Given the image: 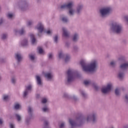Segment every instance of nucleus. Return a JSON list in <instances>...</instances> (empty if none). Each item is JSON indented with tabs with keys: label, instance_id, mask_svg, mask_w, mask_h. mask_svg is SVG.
I'll return each instance as SVG.
<instances>
[{
	"label": "nucleus",
	"instance_id": "obj_1",
	"mask_svg": "<svg viewBox=\"0 0 128 128\" xmlns=\"http://www.w3.org/2000/svg\"><path fill=\"white\" fill-rule=\"evenodd\" d=\"M97 120L98 114L96 112H93L88 115L86 118L84 116H80L77 117L75 120L69 119V124L71 126L70 128H76V126H82L86 122H92V124H96Z\"/></svg>",
	"mask_w": 128,
	"mask_h": 128
},
{
	"label": "nucleus",
	"instance_id": "obj_2",
	"mask_svg": "<svg viewBox=\"0 0 128 128\" xmlns=\"http://www.w3.org/2000/svg\"><path fill=\"white\" fill-rule=\"evenodd\" d=\"M80 64H81L83 72H86V74L96 72L98 68V62L96 60H93L89 64H88L84 60H81Z\"/></svg>",
	"mask_w": 128,
	"mask_h": 128
},
{
	"label": "nucleus",
	"instance_id": "obj_3",
	"mask_svg": "<svg viewBox=\"0 0 128 128\" xmlns=\"http://www.w3.org/2000/svg\"><path fill=\"white\" fill-rule=\"evenodd\" d=\"M110 30L111 32H113V34H120L122 33L124 28H122V25L118 22H113L111 24Z\"/></svg>",
	"mask_w": 128,
	"mask_h": 128
},
{
	"label": "nucleus",
	"instance_id": "obj_4",
	"mask_svg": "<svg viewBox=\"0 0 128 128\" xmlns=\"http://www.w3.org/2000/svg\"><path fill=\"white\" fill-rule=\"evenodd\" d=\"M67 75L68 84H70V82H74L76 78H80V74L78 72L70 69L67 71Z\"/></svg>",
	"mask_w": 128,
	"mask_h": 128
},
{
	"label": "nucleus",
	"instance_id": "obj_5",
	"mask_svg": "<svg viewBox=\"0 0 128 128\" xmlns=\"http://www.w3.org/2000/svg\"><path fill=\"white\" fill-rule=\"evenodd\" d=\"M74 6V2L71 1L67 4H64L60 6L61 10H68V14L70 16H74V10L72 8Z\"/></svg>",
	"mask_w": 128,
	"mask_h": 128
},
{
	"label": "nucleus",
	"instance_id": "obj_6",
	"mask_svg": "<svg viewBox=\"0 0 128 128\" xmlns=\"http://www.w3.org/2000/svg\"><path fill=\"white\" fill-rule=\"evenodd\" d=\"M111 12L112 8L110 7L102 8L100 10V16L102 18H108Z\"/></svg>",
	"mask_w": 128,
	"mask_h": 128
},
{
	"label": "nucleus",
	"instance_id": "obj_7",
	"mask_svg": "<svg viewBox=\"0 0 128 128\" xmlns=\"http://www.w3.org/2000/svg\"><path fill=\"white\" fill-rule=\"evenodd\" d=\"M17 6L20 10L26 12L28 10V3L26 0H19L17 3Z\"/></svg>",
	"mask_w": 128,
	"mask_h": 128
},
{
	"label": "nucleus",
	"instance_id": "obj_8",
	"mask_svg": "<svg viewBox=\"0 0 128 128\" xmlns=\"http://www.w3.org/2000/svg\"><path fill=\"white\" fill-rule=\"evenodd\" d=\"M112 84L109 83L107 84L105 88H102L101 89V92H102V94H104L110 92V90H112Z\"/></svg>",
	"mask_w": 128,
	"mask_h": 128
},
{
	"label": "nucleus",
	"instance_id": "obj_9",
	"mask_svg": "<svg viewBox=\"0 0 128 128\" xmlns=\"http://www.w3.org/2000/svg\"><path fill=\"white\" fill-rule=\"evenodd\" d=\"M36 28L38 30V36H42V32H44V25L42 24V22H39L37 24Z\"/></svg>",
	"mask_w": 128,
	"mask_h": 128
},
{
	"label": "nucleus",
	"instance_id": "obj_10",
	"mask_svg": "<svg viewBox=\"0 0 128 128\" xmlns=\"http://www.w3.org/2000/svg\"><path fill=\"white\" fill-rule=\"evenodd\" d=\"M82 10H84V5L82 4H78L76 7V10L75 11V12L77 16H80Z\"/></svg>",
	"mask_w": 128,
	"mask_h": 128
},
{
	"label": "nucleus",
	"instance_id": "obj_11",
	"mask_svg": "<svg viewBox=\"0 0 128 128\" xmlns=\"http://www.w3.org/2000/svg\"><path fill=\"white\" fill-rule=\"evenodd\" d=\"M14 58L16 60L18 64L21 62L22 60H23L22 56L20 52H16L14 54Z\"/></svg>",
	"mask_w": 128,
	"mask_h": 128
},
{
	"label": "nucleus",
	"instance_id": "obj_12",
	"mask_svg": "<svg viewBox=\"0 0 128 128\" xmlns=\"http://www.w3.org/2000/svg\"><path fill=\"white\" fill-rule=\"evenodd\" d=\"M119 68L121 70H126L128 68V62H126L121 64Z\"/></svg>",
	"mask_w": 128,
	"mask_h": 128
},
{
	"label": "nucleus",
	"instance_id": "obj_13",
	"mask_svg": "<svg viewBox=\"0 0 128 128\" xmlns=\"http://www.w3.org/2000/svg\"><path fill=\"white\" fill-rule=\"evenodd\" d=\"M118 78L120 80H122L124 78V71L120 70L118 72Z\"/></svg>",
	"mask_w": 128,
	"mask_h": 128
},
{
	"label": "nucleus",
	"instance_id": "obj_14",
	"mask_svg": "<svg viewBox=\"0 0 128 128\" xmlns=\"http://www.w3.org/2000/svg\"><path fill=\"white\" fill-rule=\"evenodd\" d=\"M80 38V36L78 33H74L72 36V40L74 42H78Z\"/></svg>",
	"mask_w": 128,
	"mask_h": 128
},
{
	"label": "nucleus",
	"instance_id": "obj_15",
	"mask_svg": "<svg viewBox=\"0 0 128 128\" xmlns=\"http://www.w3.org/2000/svg\"><path fill=\"white\" fill-rule=\"evenodd\" d=\"M14 32L15 34H19L20 36H22L23 34H24L26 33V30L24 28H22V29L20 30H18L15 29L14 30Z\"/></svg>",
	"mask_w": 128,
	"mask_h": 128
},
{
	"label": "nucleus",
	"instance_id": "obj_16",
	"mask_svg": "<svg viewBox=\"0 0 128 128\" xmlns=\"http://www.w3.org/2000/svg\"><path fill=\"white\" fill-rule=\"evenodd\" d=\"M44 76L47 80H52L54 78V74L52 72H46L44 74Z\"/></svg>",
	"mask_w": 128,
	"mask_h": 128
},
{
	"label": "nucleus",
	"instance_id": "obj_17",
	"mask_svg": "<svg viewBox=\"0 0 128 128\" xmlns=\"http://www.w3.org/2000/svg\"><path fill=\"white\" fill-rule=\"evenodd\" d=\"M62 30L63 32V36H65V38H69L70 32L66 28L63 27L62 28Z\"/></svg>",
	"mask_w": 128,
	"mask_h": 128
},
{
	"label": "nucleus",
	"instance_id": "obj_18",
	"mask_svg": "<svg viewBox=\"0 0 128 128\" xmlns=\"http://www.w3.org/2000/svg\"><path fill=\"white\" fill-rule=\"evenodd\" d=\"M28 112L29 116L32 118V115L34 114V109L32 106H28Z\"/></svg>",
	"mask_w": 128,
	"mask_h": 128
},
{
	"label": "nucleus",
	"instance_id": "obj_19",
	"mask_svg": "<svg viewBox=\"0 0 128 128\" xmlns=\"http://www.w3.org/2000/svg\"><path fill=\"white\" fill-rule=\"evenodd\" d=\"M36 78L37 84L40 86H42V79L40 78V77L39 76H36Z\"/></svg>",
	"mask_w": 128,
	"mask_h": 128
},
{
	"label": "nucleus",
	"instance_id": "obj_20",
	"mask_svg": "<svg viewBox=\"0 0 128 128\" xmlns=\"http://www.w3.org/2000/svg\"><path fill=\"white\" fill-rule=\"evenodd\" d=\"M62 21L64 24H66L68 22V18L66 16H64V15H62L61 16Z\"/></svg>",
	"mask_w": 128,
	"mask_h": 128
},
{
	"label": "nucleus",
	"instance_id": "obj_21",
	"mask_svg": "<svg viewBox=\"0 0 128 128\" xmlns=\"http://www.w3.org/2000/svg\"><path fill=\"white\" fill-rule=\"evenodd\" d=\"M30 40L32 42V44H36V38L34 37V35L32 34V33H30Z\"/></svg>",
	"mask_w": 128,
	"mask_h": 128
},
{
	"label": "nucleus",
	"instance_id": "obj_22",
	"mask_svg": "<svg viewBox=\"0 0 128 128\" xmlns=\"http://www.w3.org/2000/svg\"><path fill=\"white\" fill-rule=\"evenodd\" d=\"M32 118L30 116H27L25 119V124L26 126H29L30 124V120H32Z\"/></svg>",
	"mask_w": 128,
	"mask_h": 128
},
{
	"label": "nucleus",
	"instance_id": "obj_23",
	"mask_svg": "<svg viewBox=\"0 0 128 128\" xmlns=\"http://www.w3.org/2000/svg\"><path fill=\"white\" fill-rule=\"evenodd\" d=\"M118 60L120 62H122V64L126 62V57L124 56H120L118 58Z\"/></svg>",
	"mask_w": 128,
	"mask_h": 128
},
{
	"label": "nucleus",
	"instance_id": "obj_24",
	"mask_svg": "<svg viewBox=\"0 0 128 128\" xmlns=\"http://www.w3.org/2000/svg\"><path fill=\"white\" fill-rule=\"evenodd\" d=\"M15 116H16V120L18 122H22V116H20V114H15Z\"/></svg>",
	"mask_w": 128,
	"mask_h": 128
},
{
	"label": "nucleus",
	"instance_id": "obj_25",
	"mask_svg": "<svg viewBox=\"0 0 128 128\" xmlns=\"http://www.w3.org/2000/svg\"><path fill=\"white\" fill-rule=\"evenodd\" d=\"M64 62H70V56L69 54H66L64 56Z\"/></svg>",
	"mask_w": 128,
	"mask_h": 128
},
{
	"label": "nucleus",
	"instance_id": "obj_26",
	"mask_svg": "<svg viewBox=\"0 0 128 128\" xmlns=\"http://www.w3.org/2000/svg\"><path fill=\"white\" fill-rule=\"evenodd\" d=\"M114 93L116 96H120V88H116L115 89Z\"/></svg>",
	"mask_w": 128,
	"mask_h": 128
},
{
	"label": "nucleus",
	"instance_id": "obj_27",
	"mask_svg": "<svg viewBox=\"0 0 128 128\" xmlns=\"http://www.w3.org/2000/svg\"><path fill=\"white\" fill-rule=\"evenodd\" d=\"M21 44L22 46H28V39H24L22 41Z\"/></svg>",
	"mask_w": 128,
	"mask_h": 128
},
{
	"label": "nucleus",
	"instance_id": "obj_28",
	"mask_svg": "<svg viewBox=\"0 0 128 128\" xmlns=\"http://www.w3.org/2000/svg\"><path fill=\"white\" fill-rule=\"evenodd\" d=\"M63 98H66V100H70L72 98V96H68V94L66 93H64L63 94Z\"/></svg>",
	"mask_w": 128,
	"mask_h": 128
},
{
	"label": "nucleus",
	"instance_id": "obj_29",
	"mask_svg": "<svg viewBox=\"0 0 128 128\" xmlns=\"http://www.w3.org/2000/svg\"><path fill=\"white\" fill-rule=\"evenodd\" d=\"M80 92L84 98H88V95L82 90H80Z\"/></svg>",
	"mask_w": 128,
	"mask_h": 128
},
{
	"label": "nucleus",
	"instance_id": "obj_30",
	"mask_svg": "<svg viewBox=\"0 0 128 128\" xmlns=\"http://www.w3.org/2000/svg\"><path fill=\"white\" fill-rule=\"evenodd\" d=\"M66 54H64L62 52H60L58 53V58H64V56Z\"/></svg>",
	"mask_w": 128,
	"mask_h": 128
},
{
	"label": "nucleus",
	"instance_id": "obj_31",
	"mask_svg": "<svg viewBox=\"0 0 128 128\" xmlns=\"http://www.w3.org/2000/svg\"><path fill=\"white\" fill-rule=\"evenodd\" d=\"M32 85H28V86H26V90L27 92H30L32 90Z\"/></svg>",
	"mask_w": 128,
	"mask_h": 128
},
{
	"label": "nucleus",
	"instance_id": "obj_32",
	"mask_svg": "<svg viewBox=\"0 0 128 128\" xmlns=\"http://www.w3.org/2000/svg\"><path fill=\"white\" fill-rule=\"evenodd\" d=\"M28 57L30 60H34L36 58V57H34V54H28Z\"/></svg>",
	"mask_w": 128,
	"mask_h": 128
},
{
	"label": "nucleus",
	"instance_id": "obj_33",
	"mask_svg": "<svg viewBox=\"0 0 128 128\" xmlns=\"http://www.w3.org/2000/svg\"><path fill=\"white\" fill-rule=\"evenodd\" d=\"M11 82H12V84H16V76H13L12 78Z\"/></svg>",
	"mask_w": 128,
	"mask_h": 128
},
{
	"label": "nucleus",
	"instance_id": "obj_34",
	"mask_svg": "<svg viewBox=\"0 0 128 128\" xmlns=\"http://www.w3.org/2000/svg\"><path fill=\"white\" fill-rule=\"evenodd\" d=\"M6 16L8 18H9L10 20L12 18H14V14H10V13H8L6 14Z\"/></svg>",
	"mask_w": 128,
	"mask_h": 128
},
{
	"label": "nucleus",
	"instance_id": "obj_35",
	"mask_svg": "<svg viewBox=\"0 0 128 128\" xmlns=\"http://www.w3.org/2000/svg\"><path fill=\"white\" fill-rule=\"evenodd\" d=\"M73 52H78V47L76 46H73Z\"/></svg>",
	"mask_w": 128,
	"mask_h": 128
},
{
	"label": "nucleus",
	"instance_id": "obj_36",
	"mask_svg": "<svg viewBox=\"0 0 128 128\" xmlns=\"http://www.w3.org/2000/svg\"><path fill=\"white\" fill-rule=\"evenodd\" d=\"M58 35H56L54 37V41L55 42V44H58Z\"/></svg>",
	"mask_w": 128,
	"mask_h": 128
},
{
	"label": "nucleus",
	"instance_id": "obj_37",
	"mask_svg": "<svg viewBox=\"0 0 128 128\" xmlns=\"http://www.w3.org/2000/svg\"><path fill=\"white\" fill-rule=\"evenodd\" d=\"M8 38V34H2L1 37L2 40H6Z\"/></svg>",
	"mask_w": 128,
	"mask_h": 128
},
{
	"label": "nucleus",
	"instance_id": "obj_38",
	"mask_svg": "<svg viewBox=\"0 0 128 128\" xmlns=\"http://www.w3.org/2000/svg\"><path fill=\"white\" fill-rule=\"evenodd\" d=\"M58 126L59 128H65L64 122H62L60 124V123H58Z\"/></svg>",
	"mask_w": 128,
	"mask_h": 128
},
{
	"label": "nucleus",
	"instance_id": "obj_39",
	"mask_svg": "<svg viewBox=\"0 0 128 128\" xmlns=\"http://www.w3.org/2000/svg\"><path fill=\"white\" fill-rule=\"evenodd\" d=\"M28 91L25 90L23 94V98H26V96H28Z\"/></svg>",
	"mask_w": 128,
	"mask_h": 128
},
{
	"label": "nucleus",
	"instance_id": "obj_40",
	"mask_svg": "<svg viewBox=\"0 0 128 128\" xmlns=\"http://www.w3.org/2000/svg\"><path fill=\"white\" fill-rule=\"evenodd\" d=\"M110 66H112V68H115L116 66V62L114 61H112L110 62Z\"/></svg>",
	"mask_w": 128,
	"mask_h": 128
},
{
	"label": "nucleus",
	"instance_id": "obj_41",
	"mask_svg": "<svg viewBox=\"0 0 128 128\" xmlns=\"http://www.w3.org/2000/svg\"><path fill=\"white\" fill-rule=\"evenodd\" d=\"M124 20L127 26H128V15L125 16H124Z\"/></svg>",
	"mask_w": 128,
	"mask_h": 128
},
{
	"label": "nucleus",
	"instance_id": "obj_42",
	"mask_svg": "<svg viewBox=\"0 0 128 128\" xmlns=\"http://www.w3.org/2000/svg\"><path fill=\"white\" fill-rule=\"evenodd\" d=\"M20 105L18 104H16L14 106V108L15 110H20Z\"/></svg>",
	"mask_w": 128,
	"mask_h": 128
},
{
	"label": "nucleus",
	"instance_id": "obj_43",
	"mask_svg": "<svg viewBox=\"0 0 128 128\" xmlns=\"http://www.w3.org/2000/svg\"><path fill=\"white\" fill-rule=\"evenodd\" d=\"M38 52L39 54H42V52H44V50H42V48L40 47H38Z\"/></svg>",
	"mask_w": 128,
	"mask_h": 128
},
{
	"label": "nucleus",
	"instance_id": "obj_44",
	"mask_svg": "<svg viewBox=\"0 0 128 128\" xmlns=\"http://www.w3.org/2000/svg\"><path fill=\"white\" fill-rule=\"evenodd\" d=\"M6 22V20L4 18H0V26H2L4 22Z\"/></svg>",
	"mask_w": 128,
	"mask_h": 128
},
{
	"label": "nucleus",
	"instance_id": "obj_45",
	"mask_svg": "<svg viewBox=\"0 0 128 128\" xmlns=\"http://www.w3.org/2000/svg\"><path fill=\"white\" fill-rule=\"evenodd\" d=\"M3 100H8V95H4L3 96Z\"/></svg>",
	"mask_w": 128,
	"mask_h": 128
},
{
	"label": "nucleus",
	"instance_id": "obj_46",
	"mask_svg": "<svg viewBox=\"0 0 128 128\" xmlns=\"http://www.w3.org/2000/svg\"><path fill=\"white\" fill-rule=\"evenodd\" d=\"M91 81L90 80H85L84 81V84L86 86H88V84H90Z\"/></svg>",
	"mask_w": 128,
	"mask_h": 128
},
{
	"label": "nucleus",
	"instance_id": "obj_47",
	"mask_svg": "<svg viewBox=\"0 0 128 128\" xmlns=\"http://www.w3.org/2000/svg\"><path fill=\"white\" fill-rule=\"evenodd\" d=\"M42 104H46L48 102V100L46 98H44L42 100Z\"/></svg>",
	"mask_w": 128,
	"mask_h": 128
},
{
	"label": "nucleus",
	"instance_id": "obj_48",
	"mask_svg": "<svg viewBox=\"0 0 128 128\" xmlns=\"http://www.w3.org/2000/svg\"><path fill=\"white\" fill-rule=\"evenodd\" d=\"M42 112H46L48 110V108L47 107L44 108H42Z\"/></svg>",
	"mask_w": 128,
	"mask_h": 128
},
{
	"label": "nucleus",
	"instance_id": "obj_49",
	"mask_svg": "<svg viewBox=\"0 0 128 128\" xmlns=\"http://www.w3.org/2000/svg\"><path fill=\"white\" fill-rule=\"evenodd\" d=\"M6 62V59H4L3 58H0V62L1 64H4V63Z\"/></svg>",
	"mask_w": 128,
	"mask_h": 128
},
{
	"label": "nucleus",
	"instance_id": "obj_50",
	"mask_svg": "<svg viewBox=\"0 0 128 128\" xmlns=\"http://www.w3.org/2000/svg\"><path fill=\"white\" fill-rule=\"evenodd\" d=\"M93 86L96 90H98L99 88L98 86L96 84H94Z\"/></svg>",
	"mask_w": 128,
	"mask_h": 128
},
{
	"label": "nucleus",
	"instance_id": "obj_51",
	"mask_svg": "<svg viewBox=\"0 0 128 128\" xmlns=\"http://www.w3.org/2000/svg\"><path fill=\"white\" fill-rule=\"evenodd\" d=\"M72 98L71 100H74L75 102H76V100H78V98L76 96H74L72 97Z\"/></svg>",
	"mask_w": 128,
	"mask_h": 128
},
{
	"label": "nucleus",
	"instance_id": "obj_52",
	"mask_svg": "<svg viewBox=\"0 0 128 128\" xmlns=\"http://www.w3.org/2000/svg\"><path fill=\"white\" fill-rule=\"evenodd\" d=\"M10 128H16V126H14V124L12 123H10Z\"/></svg>",
	"mask_w": 128,
	"mask_h": 128
},
{
	"label": "nucleus",
	"instance_id": "obj_53",
	"mask_svg": "<svg viewBox=\"0 0 128 128\" xmlns=\"http://www.w3.org/2000/svg\"><path fill=\"white\" fill-rule=\"evenodd\" d=\"M32 20L28 21L27 23V26H32Z\"/></svg>",
	"mask_w": 128,
	"mask_h": 128
},
{
	"label": "nucleus",
	"instance_id": "obj_54",
	"mask_svg": "<svg viewBox=\"0 0 128 128\" xmlns=\"http://www.w3.org/2000/svg\"><path fill=\"white\" fill-rule=\"evenodd\" d=\"M48 57L49 60H52V54L50 53L48 55Z\"/></svg>",
	"mask_w": 128,
	"mask_h": 128
},
{
	"label": "nucleus",
	"instance_id": "obj_55",
	"mask_svg": "<svg viewBox=\"0 0 128 128\" xmlns=\"http://www.w3.org/2000/svg\"><path fill=\"white\" fill-rule=\"evenodd\" d=\"M65 46H66V48H70V44L68 42H66Z\"/></svg>",
	"mask_w": 128,
	"mask_h": 128
},
{
	"label": "nucleus",
	"instance_id": "obj_56",
	"mask_svg": "<svg viewBox=\"0 0 128 128\" xmlns=\"http://www.w3.org/2000/svg\"><path fill=\"white\" fill-rule=\"evenodd\" d=\"M125 100H126V102H128V94L125 95Z\"/></svg>",
	"mask_w": 128,
	"mask_h": 128
},
{
	"label": "nucleus",
	"instance_id": "obj_57",
	"mask_svg": "<svg viewBox=\"0 0 128 128\" xmlns=\"http://www.w3.org/2000/svg\"><path fill=\"white\" fill-rule=\"evenodd\" d=\"M46 34H52V32L50 31V30H48L46 31Z\"/></svg>",
	"mask_w": 128,
	"mask_h": 128
},
{
	"label": "nucleus",
	"instance_id": "obj_58",
	"mask_svg": "<svg viewBox=\"0 0 128 128\" xmlns=\"http://www.w3.org/2000/svg\"><path fill=\"white\" fill-rule=\"evenodd\" d=\"M4 124V120L2 118H0V126H2Z\"/></svg>",
	"mask_w": 128,
	"mask_h": 128
},
{
	"label": "nucleus",
	"instance_id": "obj_59",
	"mask_svg": "<svg viewBox=\"0 0 128 128\" xmlns=\"http://www.w3.org/2000/svg\"><path fill=\"white\" fill-rule=\"evenodd\" d=\"M122 42L123 44H126V40H123Z\"/></svg>",
	"mask_w": 128,
	"mask_h": 128
},
{
	"label": "nucleus",
	"instance_id": "obj_60",
	"mask_svg": "<svg viewBox=\"0 0 128 128\" xmlns=\"http://www.w3.org/2000/svg\"><path fill=\"white\" fill-rule=\"evenodd\" d=\"M121 90H125L126 88H124V87H122L121 88Z\"/></svg>",
	"mask_w": 128,
	"mask_h": 128
},
{
	"label": "nucleus",
	"instance_id": "obj_61",
	"mask_svg": "<svg viewBox=\"0 0 128 128\" xmlns=\"http://www.w3.org/2000/svg\"><path fill=\"white\" fill-rule=\"evenodd\" d=\"M123 128H128V125L124 126Z\"/></svg>",
	"mask_w": 128,
	"mask_h": 128
},
{
	"label": "nucleus",
	"instance_id": "obj_62",
	"mask_svg": "<svg viewBox=\"0 0 128 128\" xmlns=\"http://www.w3.org/2000/svg\"><path fill=\"white\" fill-rule=\"evenodd\" d=\"M37 2L38 3L40 2V0H37Z\"/></svg>",
	"mask_w": 128,
	"mask_h": 128
},
{
	"label": "nucleus",
	"instance_id": "obj_63",
	"mask_svg": "<svg viewBox=\"0 0 128 128\" xmlns=\"http://www.w3.org/2000/svg\"><path fill=\"white\" fill-rule=\"evenodd\" d=\"M37 98H40V94H37Z\"/></svg>",
	"mask_w": 128,
	"mask_h": 128
},
{
	"label": "nucleus",
	"instance_id": "obj_64",
	"mask_svg": "<svg viewBox=\"0 0 128 128\" xmlns=\"http://www.w3.org/2000/svg\"><path fill=\"white\" fill-rule=\"evenodd\" d=\"M114 128V126H110V128Z\"/></svg>",
	"mask_w": 128,
	"mask_h": 128
}]
</instances>
